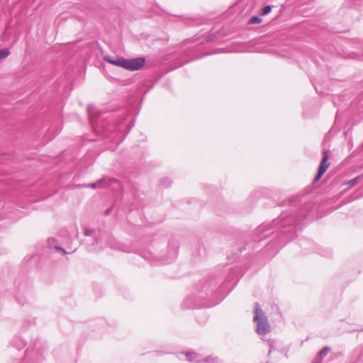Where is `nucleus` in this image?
<instances>
[{"label": "nucleus", "mask_w": 363, "mask_h": 363, "mask_svg": "<svg viewBox=\"0 0 363 363\" xmlns=\"http://www.w3.org/2000/svg\"><path fill=\"white\" fill-rule=\"evenodd\" d=\"M108 181L106 179H102L101 181L97 182L96 183L91 184L90 186L92 188H101L104 187L107 185Z\"/></svg>", "instance_id": "obj_4"}, {"label": "nucleus", "mask_w": 363, "mask_h": 363, "mask_svg": "<svg viewBox=\"0 0 363 363\" xmlns=\"http://www.w3.org/2000/svg\"><path fill=\"white\" fill-rule=\"evenodd\" d=\"M255 313L254 321L257 322V333L259 335H266L269 332V325L267 318L263 315L262 311L257 303L256 304Z\"/></svg>", "instance_id": "obj_2"}, {"label": "nucleus", "mask_w": 363, "mask_h": 363, "mask_svg": "<svg viewBox=\"0 0 363 363\" xmlns=\"http://www.w3.org/2000/svg\"><path fill=\"white\" fill-rule=\"evenodd\" d=\"M349 183L351 184H354L355 182H354V181H350Z\"/></svg>", "instance_id": "obj_9"}, {"label": "nucleus", "mask_w": 363, "mask_h": 363, "mask_svg": "<svg viewBox=\"0 0 363 363\" xmlns=\"http://www.w3.org/2000/svg\"><path fill=\"white\" fill-rule=\"evenodd\" d=\"M329 166L330 162H328V151L325 150L323 153V158L319 165L318 174L314 179V182H318L321 178V177L325 173V172L328 169Z\"/></svg>", "instance_id": "obj_3"}, {"label": "nucleus", "mask_w": 363, "mask_h": 363, "mask_svg": "<svg viewBox=\"0 0 363 363\" xmlns=\"http://www.w3.org/2000/svg\"><path fill=\"white\" fill-rule=\"evenodd\" d=\"M262 20L258 16H253L249 21V24H259L262 23Z\"/></svg>", "instance_id": "obj_5"}, {"label": "nucleus", "mask_w": 363, "mask_h": 363, "mask_svg": "<svg viewBox=\"0 0 363 363\" xmlns=\"http://www.w3.org/2000/svg\"><path fill=\"white\" fill-rule=\"evenodd\" d=\"M328 351H329V350H328V348H325V349H323V350L320 352V354H326Z\"/></svg>", "instance_id": "obj_8"}, {"label": "nucleus", "mask_w": 363, "mask_h": 363, "mask_svg": "<svg viewBox=\"0 0 363 363\" xmlns=\"http://www.w3.org/2000/svg\"><path fill=\"white\" fill-rule=\"evenodd\" d=\"M272 10V7L270 6H267L263 8L262 9V15H267Z\"/></svg>", "instance_id": "obj_7"}, {"label": "nucleus", "mask_w": 363, "mask_h": 363, "mask_svg": "<svg viewBox=\"0 0 363 363\" xmlns=\"http://www.w3.org/2000/svg\"><path fill=\"white\" fill-rule=\"evenodd\" d=\"M10 54V52L8 49H2L0 50V59L6 58Z\"/></svg>", "instance_id": "obj_6"}, {"label": "nucleus", "mask_w": 363, "mask_h": 363, "mask_svg": "<svg viewBox=\"0 0 363 363\" xmlns=\"http://www.w3.org/2000/svg\"><path fill=\"white\" fill-rule=\"evenodd\" d=\"M104 60L109 64L122 67L130 71H135L141 69L145 60L143 57H137L134 59H125L123 57L113 58L111 56H106Z\"/></svg>", "instance_id": "obj_1"}]
</instances>
